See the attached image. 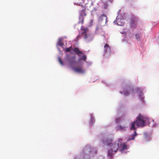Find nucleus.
<instances>
[{
  "label": "nucleus",
  "mask_w": 159,
  "mask_h": 159,
  "mask_svg": "<svg viewBox=\"0 0 159 159\" xmlns=\"http://www.w3.org/2000/svg\"><path fill=\"white\" fill-rule=\"evenodd\" d=\"M66 38V37H64L59 38L57 43V47L60 52L61 51L58 47L59 46L62 47L63 50L67 52L63 61L61 57H58L59 62L62 66L66 64L69 65L74 71L77 73L81 74H85L86 70L84 68V63H86L87 66L88 67L91 65L92 62L86 61V55L78 48H75L73 49L71 46L66 48L63 47L64 44L62 41L63 39Z\"/></svg>",
  "instance_id": "1"
},
{
  "label": "nucleus",
  "mask_w": 159,
  "mask_h": 159,
  "mask_svg": "<svg viewBox=\"0 0 159 159\" xmlns=\"http://www.w3.org/2000/svg\"><path fill=\"white\" fill-rule=\"evenodd\" d=\"M122 139H119L116 142L113 141V139L111 135H107L103 136L102 142L104 145L110 146V148L107 151V157L109 159L112 158L113 155L117 151L118 149L122 153L127 152L125 151L129 148V146L126 143L121 142Z\"/></svg>",
  "instance_id": "2"
},
{
  "label": "nucleus",
  "mask_w": 159,
  "mask_h": 159,
  "mask_svg": "<svg viewBox=\"0 0 159 159\" xmlns=\"http://www.w3.org/2000/svg\"><path fill=\"white\" fill-rule=\"evenodd\" d=\"M145 88L141 87L133 88L130 84H123L120 88V93L125 96H128L131 94L134 96L135 93H137L139 99L142 102H144V93Z\"/></svg>",
  "instance_id": "3"
},
{
  "label": "nucleus",
  "mask_w": 159,
  "mask_h": 159,
  "mask_svg": "<svg viewBox=\"0 0 159 159\" xmlns=\"http://www.w3.org/2000/svg\"><path fill=\"white\" fill-rule=\"evenodd\" d=\"M97 153L96 147L90 144L84 147L82 151L80 153L74 156L73 159H91Z\"/></svg>",
  "instance_id": "4"
},
{
  "label": "nucleus",
  "mask_w": 159,
  "mask_h": 159,
  "mask_svg": "<svg viewBox=\"0 0 159 159\" xmlns=\"http://www.w3.org/2000/svg\"><path fill=\"white\" fill-rule=\"evenodd\" d=\"M136 122V125L138 127H143L145 126L149 121V119L147 116L140 114L138 116Z\"/></svg>",
  "instance_id": "5"
},
{
  "label": "nucleus",
  "mask_w": 159,
  "mask_h": 159,
  "mask_svg": "<svg viewBox=\"0 0 159 159\" xmlns=\"http://www.w3.org/2000/svg\"><path fill=\"white\" fill-rule=\"evenodd\" d=\"M107 17L104 14H102L98 18V24L96 28V33H98L99 30L102 31V27L104 26L107 22Z\"/></svg>",
  "instance_id": "6"
},
{
  "label": "nucleus",
  "mask_w": 159,
  "mask_h": 159,
  "mask_svg": "<svg viewBox=\"0 0 159 159\" xmlns=\"http://www.w3.org/2000/svg\"><path fill=\"white\" fill-rule=\"evenodd\" d=\"M121 11V10H119L118 12V16L116 20L113 21L114 24L120 26H122L124 25L125 23L124 19H125L127 15L125 13H123L120 15Z\"/></svg>",
  "instance_id": "7"
},
{
  "label": "nucleus",
  "mask_w": 159,
  "mask_h": 159,
  "mask_svg": "<svg viewBox=\"0 0 159 159\" xmlns=\"http://www.w3.org/2000/svg\"><path fill=\"white\" fill-rule=\"evenodd\" d=\"M81 30L82 31L81 32V36L84 38L86 41H90L93 39V35L89 31L88 28H84L83 27H81Z\"/></svg>",
  "instance_id": "8"
},
{
  "label": "nucleus",
  "mask_w": 159,
  "mask_h": 159,
  "mask_svg": "<svg viewBox=\"0 0 159 159\" xmlns=\"http://www.w3.org/2000/svg\"><path fill=\"white\" fill-rule=\"evenodd\" d=\"M143 32L144 30L143 29L138 28L137 31L134 33L135 38L138 41L140 40V39L143 36Z\"/></svg>",
  "instance_id": "9"
},
{
  "label": "nucleus",
  "mask_w": 159,
  "mask_h": 159,
  "mask_svg": "<svg viewBox=\"0 0 159 159\" xmlns=\"http://www.w3.org/2000/svg\"><path fill=\"white\" fill-rule=\"evenodd\" d=\"M138 21V18L136 16H133L131 17L130 22V27L132 28H136L137 26Z\"/></svg>",
  "instance_id": "10"
},
{
  "label": "nucleus",
  "mask_w": 159,
  "mask_h": 159,
  "mask_svg": "<svg viewBox=\"0 0 159 159\" xmlns=\"http://www.w3.org/2000/svg\"><path fill=\"white\" fill-rule=\"evenodd\" d=\"M85 7H84L82 10L79 11V23L82 24L84 21V17L86 15L85 13Z\"/></svg>",
  "instance_id": "11"
},
{
  "label": "nucleus",
  "mask_w": 159,
  "mask_h": 159,
  "mask_svg": "<svg viewBox=\"0 0 159 159\" xmlns=\"http://www.w3.org/2000/svg\"><path fill=\"white\" fill-rule=\"evenodd\" d=\"M144 139L147 141H150L152 139V133L151 131L144 132L143 133Z\"/></svg>",
  "instance_id": "12"
},
{
  "label": "nucleus",
  "mask_w": 159,
  "mask_h": 159,
  "mask_svg": "<svg viewBox=\"0 0 159 159\" xmlns=\"http://www.w3.org/2000/svg\"><path fill=\"white\" fill-rule=\"evenodd\" d=\"M104 55L106 57H108L111 54V51L110 47L107 44H106L104 46Z\"/></svg>",
  "instance_id": "13"
},
{
  "label": "nucleus",
  "mask_w": 159,
  "mask_h": 159,
  "mask_svg": "<svg viewBox=\"0 0 159 159\" xmlns=\"http://www.w3.org/2000/svg\"><path fill=\"white\" fill-rule=\"evenodd\" d=\"M127 128V126L125 125H118L116 127V129L117 131L122 132L125 131Z\"/></svg>",
  "instance_id": "14"
},
{
  "label": "nucleus",
  "mask_w": 159,
  "mask_h": 159,
  "mask_svg": "<svg viewBox=\"0 0 159 159\" xmlns=\"http://www.w3.org/2000/svg\"><path fill=\"white\" fill-rule=\"evenodd\" d=\"M120 33L122 34H124L125 37V38L126 37L128 36L129 38H131L133 35V33H131L130 31H123L122 32H121ZM124 40H126V39L125 38H124Z\"/></svg>",
  "instance_id": "15"
},
{
  "label": "nucleus",
  "mask_w": 159,
  "mask_h": 159,
  "mask_svg": "<svg viewBox=\"0 0 159 159\" xmlns=\"http://www.w3.org/2000/svg\"><path fill=\"white\" fill-rule=\"evenodd\" d=\"M137 135L136 131H134L133 133H132L131 135L129 136L128 140H134L135 139V138Z\"/></svg>",
  "instance_id": "16"
},
{
  "label": "nucleus",
  "mask_w": 159,
  "mask_h": 159,
  "mask_svg": "<svg viewBox=\"0 0 159 159\" xmlns=\"http://www.w3.org/2000/svg\"><path fill=\"white\" fill-rule=\"evenodd\" d=\"M125 117L123 115L121 116L116 118L115 119V122L116 123H119L122 122L123 120H125Z\"/></svg>",
  "instance_id": "17"
},
{
  "label": "nucleus",
  "mask_w": 159,
  "mask_h": 159,
  "mask_svg": "<svg viewBox=\"0 0 159 159\" xmlns=\"http://www.w3.org/2000/svg\"><path fill=\"white\" fill-rule=\"evenodd\" d=\"M102 82L104 84H106L107 87L112 89V86L113 84L109 80H103L102 81Z\"/></svg>",
  "instance_id": "18"
},
{
  "label": "nucleus",
  "mask_w": 159,
  "mask_h": 159,
  "mask_svg": "<svg viewBox=\"0 0 159 159\" xmlns=\"http://www.w3.org/2000/svg\"><path fill=\"white\" fill-rule=\"evenodd\" d=\"M90 120L89 123V125L92 126L94 123L95 120L94 118V116L93 113L90 114Z\"/></svg>",
  "instance_id": "19"
},
{
  "label": "nucleus",
  "mask_w": 159,
  "mask_h": 159,
  "mask_svg": "<svg viewBox=\"0 0 159 159\" xmlns=\"http://www.w3.org/2000/svg\"><path fill=\"white\" fill-rule=\"evenodd\" d=\"M98 5L102 8H104L105 9L107 8V3L102 2V1L99 2L98 3Z\"/></svg>",
  "instance_id": "20"
},
{
  "label": "nucleus",
  "mask_w": 159,
  "mask_h": 159,
  "mask_svg": "<svg viewBox=\"0 0 159 159\" xmlns=\"http://www.w3.org/2000/svg\"><path fill=\"white\" fill-rule=\"evenodd\" d=\"M135 125H136V122L135 121H134L133 122L131 123L130 127V129L131 131H136V127L135 126Z\"/></svg>",
  "instance_id": "21"
},
{
  "label": "nucleus",
  "mask_w": 159,
  "mask_h": 159,
  "mask_svg": "<svg viewBox=\"0 0 159 159\" xmlns=\"http://www.w3.org/2000/svg\"><path fill=\"white\" fill-rule=\"evenodd\" d=\"M79 3H75L74 4L80 5L82 3H84V5H86V4H87L88 2L87 0H79Z\"/></svg>",
  "instance_id": "22"
},
{
  "label": "nucleus",
  "mask_w": 159,
  "mask_h": 159,
  "mask_svg": "<svg viewBox=\"0 0 159 159\" xmlns=\"http://www.w3.org/2000/svg\"><path fill=\"white\" fill-rule=\"evenodd\" d=\"M98 33H96V29L95 30V34H100L101 36L102 37H104V32L103 31L102 29V31H101L100 30H99L98 31Z\"/></svg>",
  "instance_id": "23"
},
{
  "label": "nucleus",
  "mask_w": 159,
  "mask_h": 159,
  "mask_svg": "<svg viewBox=\"0 0 159 159\" xmlns=\"http://www.w3.org/2000/svg\"><path fill=\"white\" fill-rule=\"evenodd\" d=\"M152 121L153 122V124L152 126V127L153 128H155L157 127L158 126V124L157 123H156L154 122V120L153 119H152Z\"/></svg>",
  "instance_id": "24"
},
{
  "label": "nucleus",
  "mask_w": 159,
  "mask_h": 159,
  "mask_svg": "<svg viewBox=\"0 0 159 159\" xmlns=\"http://www.w3.org/2000/svg\"><path fill=\"white\" fill-rule=\"evenodd\" d=\"M97 9L96 8H94L93 10H92L91 12V14L92 15L94 14V12L97 11Z\"/></svg>",
  "instance_id": "25"
},
{
  "label": "nucleus",
  "mask_w": 159,
  "mask_h": 159,
  "mask_svg": "<svg viewBox=\"0 0 159 159\" xmlns=\"http://www.w3.org/2000/svg\"><path fill=\"white\" fill-rule=\"evenodd\" d=\"M104 157L102 155H100L98 156V159H104Z\"/></svg>",
  "instance_id": "26"
},
{
  "label": "nucleus",
  "mask_w": 159,
  "mask_h": 159,
  "mask_svg": "<svg viewBox=\"0 0 159 159\" xmlns=\"http://www.w3.org/2000/svg\"><path fill=\"white\" fill-rule=\"evenodd\" d=\"M123 105L121 104H119V106L118 107V109H120L122 107Z\"/></svg>",
  "instance_id": "27"
},
{
  "label": "nucleus",
  "mask_w": 159,
  "mask_h": 159,
  "mask_svg": "<svg viewBox=\"0 0 159 159\" xmlns=\"http://www.w3.org/2000/svg\"><path fill=\"white\" fill-rule=\"evenodd\" d=\"M157 24V23H156V22H154V24L153 25H156V24Z\"/></svg>",
  "instance_id": "28"
},
{
  "label": "nucleus",
  "mask_w": 159,
  "mask_h": 159,
  "mask_svg": "<svg viewBox=\"0 0 159 159\" xmlns=\"http://www.w3.org/2000/svg\"><path fill=\"white\" fill-rule=\"evenodd\" d=\"M90 22H91V23H92L93 22V20H91Z\"/></svg>",
  "instance_id": "29"
},
{
  "label": "nucleus",
  "mask_w": 159,
  "mask_h": 159,
  "mask_svg": "<svg viewBox=\"0 0 159 159\" xmlns=\"http://www.w3.org/2000/svg\"><path fill=\"white\" fill-rule=\"evenodd\" d=\"M113 0H109L110 2H111Z\"/></svg>",
  "instance_id": "30"
},
{
  "label": "nucleus",
  "mask_w": 159,
  "mask_h": 159,
  "mask_svg": "<svg viewBox=\"0 0 159 159\" xmlns=\"http://www.w3.org/2000/svg\"><path fill=\"white\" fill-rule=\"evenodd\" d=\"M81 6H82V7H83V5H81Z\"/></svg>",
  "instance_id": "31"
},
{
  "label": "nucleus",
  "mask_w": 159,
  "mask_h": 159,
  "mask_svg": "<svg viewBox=\"0 0 159 159\" xmlns=\"http://www.w3.org/2000/svg\"><path fill=\"white\" fill-rule=\"evenodd\" d=\"M91 4H93V2H92V3H91Z\"/></svg>",
  "instance_id": "32"
}]
</instances>
